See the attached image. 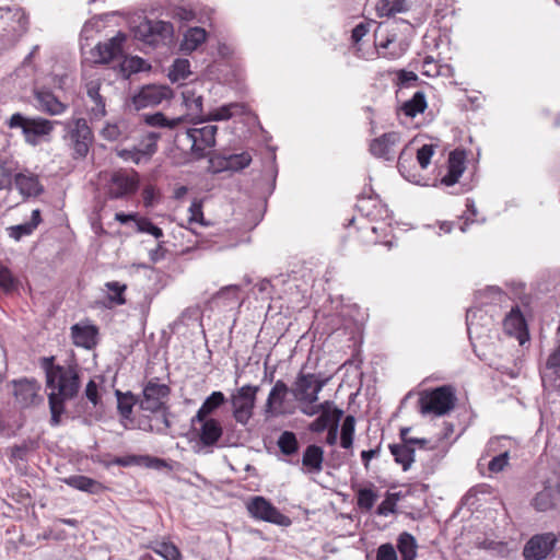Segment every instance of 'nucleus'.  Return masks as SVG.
Segmentation results:
<instances>
[{
  "instance_id": "f257e3e1",
  "label": "nucleus",
  "mask_w": 560,
  "mask_h": 560,
  "mask_svg": "<svg viewBox=\"0 0 560 560\" xmlns=\"http://www.w3.org/2000/svg\"><path fill=\"white\" fill-rule=\"evenodd\" d=\"M43 368L46 373L50 423L57 427L65 412V402L74 398L80 389V376L75 366L55 364L52 357L43 359Z\"/></svg>"
},
{
  "instance_id": "f03ea898",
  "label": "nucleus",
  "mask_w": 560,
  "mask_h": 560,
  "mask_svg": "<svg viewBox=\"0 0 560 560\" xmlns=\"http://www.w3.org/2000/svg\"><path fill=\"white\" fill-rule=\"evenodd\" d=\"M217 131L218 127L214 125L188 128L177 133L176 143L179 148L188 150L195 159H203L215 145Z\"/></svg>"
},
{
  "instance_id": "7ed1b4c3",
  "label": "nucleus",
  "mask_w": 560,
  "mask_h": 560,
  "mask_svg": "<svg viewBox=\"0 0 560 560\" xmlns=\"http://www.w3.org/2000/svg\"><path fill=\"white\" fill-rule=\"evenodd\" d=\"M11 129H21L25 142L35 147L40 138L49 136L54 130V122L42 117H26L21 113H14L7 121Z\"/></svg>"
},
{
  "instance_id": "20e7f679",
  "label": "nucleus",
  "mask_w": 560,
  "mask_h": 560,
  "mask_svg": "<svg viewBox=\"0 0 560 560\" xmlns=\"http://www.w3.org/2000/svg\"><path fill=\"white\" fill-rule=\"evenodd\" d=\"M192 433L196 436L197 452L205 454L211 453L218 446L219 441L223 436V427L217 418H205L203 420H195L191 418Z\"/></svg>"
},
{
  "instance_id": "39448f33",
  "label": "nucleus",
  "mask_w": 560,
  "mask_h": 560,
  "mask_svg": "<svg viewBox=\"0 0 560 560\" xmlns=\"http://www.w3.org/2000/svg\"><path fill=\"white\" fill-rule=\"evenodd\" d=\"M135 37L144 44L156 47L172 40L174 26L171 22L144 19L133 30Z\"/></svg>"
},
{
  "instance_id": "423d86ee",
  "label": "nucleus",
  "mask_w": 560,
  "mask_h": 560,
  "mask_svg": "<svg viewBox=\"0 0 560 560\" xmlns=\"http://www.w3.org/2000/svg\"><path fill=\"white\" fill-rule=\"evenodd\" d=\"M65 139L74 158H85L93 142V132L84 118H73L65 125Z\"/></svg>"
},
{
  "instance_id": "0eeeda50",
  "label": "nucleus",
  "mask_w": 560,
  "mask_h": 560,
  "mask_svg": "<svg viewBox=\"0 0 560 560\" xmlns=\"http://www.w3.org/2000/svg\"><path fill=\"white\" fill-rule=\"evenodd\" d=\"M258 386L244 385L231 395L232 413L235 421L246 425L254 415Z\"/></svg>"
},
{
  "instance_id": "6e6552de",
  "label": "nucleus",
  "mask_w": 560,
  "mask_h": 560,
  "mask_svg": "<svg viewBox=\"0 0 560 560\" xmlns=\"http://www.w3.org/2000/svg\"><path fill=\"white\" fill-rule=\"evenodd\" d=\"M455 394L451 386H441L423 394L420 399V410L423 415L443 416L455 406Z\"/></svg>"
},
{
  "instance_id": "1a4fd4ad",
  "label": "nucleus",
  "mask_w": 560,
  "mask_h": 560,
  "mask_svg": "<svg viewBox=\"0 0 560 560\" xmlns=\"http://www.w3.org/2000/svg\"><path fill=\"white\" fill-rule=\"evenodd\" d=\"M326 382L318 374L301 371L293 382L291 394L300 405L315 404Z\"/></svg>"
},
{
  "instance_id": "9d476101",
  "label": "nucleus",
  "mask_w": 560,
  "mask_h": 560,
  "mask_svg": "<svg viewBox=\"0 0 560 560\" xmlns=\"http://www.w3.org/2000/svg\"><path fill=\"white\" fill-rule=\"evenodd\" d=\"M246 510L250 517L256 521H262L282 527H288L292 524L289 516L282 514L269 500L261 495L249 498L246 502Z\"/></svg>"
},
{
  "instance_id": "9b49d317",
  "label": "nucleus",
  "mask_w": 560,
  "mask_h": 560,
  "mask_svg": "<svg viewBox=\"0 0 560 560\" xmlns=\"http://www.w3.org/2000/svg\"><path fill=\"white\" fill-rule=\"evenodd\" d=\"M138 186L139 177L137 172L119 170L110 174L106 185V194L109 199H124L133 195Z\"/></svg>"
},
{
  "instance_id": "f8f14e48",
  "label": "nucleus",
  "mask_w": 560,
  "mask_h": 560,
  "mask_svg": "<svg viewBox=\"0 0 560 560\" xmlns=\"http://www.w3.org/2000/svg\"><path fill=\"white\" fill-rule=\"evenodd\" d=\"M557 541V536L551 532L536 534L524 545L523 557L525 560H545L555 549Z\"/></svg>"
},
{
  "instance_id": "ddd939ff",
  "label": "nucleus",
  "mask_w": 560,
  "mask_h": 560,
  "mask_svg": "<svg viewBox=\"0 0 560 560\" xmlns=\"http://www.w3.org/2000/svg\"><path fill=\"white\" fill-rule=\"evenodd\" d=\"M173 90L167 85L149 84L142 86L133 96L132 105L136 109L153 107L171 100Z\"/></svg>"
},
{
  "instance_id": "4468645a",
  "label": "nucleus",
  "mask_w": 560,
  "mask_h": 560,
  "mask_svg": "<svg viewBox=\"0 0 560 560\" xmlns=\"http://www.w3.org/2000/svg\"><path fill=\"white\" fill-rule=\"evenodd\" d=\"M0 26L12 40H16L27 31L28 19L21 8H0Z\"/></svg>"
},
{
  "instance_id": "2eb2a0df",
  "label": "nucleus",
  "mask_w": 560,
  "mask_h": 560,
  "mask_svg": "<svg viewBox=\"0 0 560 560\" xmlns=\"http://www.w3.org/2000/svg\"><path fill=\"white\" fill-rule=\"evenodd\" d=\"M289 393H291V388L282 380H278L268 394L265 413L269 416L292 413L293 407L285 401Z\"/></svg>"
},
{
  "instance_id": "dca6fc26",
  "label": "nucleus",
  "mask_w": 560,
  "mask_h": 560,
  "mask_svg": "<svg viewBox=\"0 0 560 560\" xmlns=\"http://www.w3.org/2000/svg\"><path fill=\"white\" fill-rule=\"evenodd\" d=\"M170 395V387L155 381H149L143 388V398L140 408L150 412L167 409L165 400Z\"/></svg>"
},
{
  "instance_id": "f3484780",
  "label": "nucleus",
  "mask_w": 560,
  "mask_h": 560,
  "mask_svg": "<svg viewBox=\"0 0 560 560\" xmlns=\"http://www.w3.org/2000/svg\"><path fill=\"white\" fill-rule=\"evenodd\" d=\"M85 105L92 119H101L106 115V97L101 79H92L85 83Z\"/></svg>"
},
{
  "instance_id": "a211bd4d",
  "label": "nucleus",
  "mask_w": 560,
  "mask_h": 560,
  "mask_svg": "<svg viewBox=\"0 0 560 560\" xmlns=\"http://www.w3.org/2000/svg\"><path fill=\"white\" fill-rule=\"evenodd\" d=\"M126 34L118 32L110 39L100 43L93 49V56L95 58V62L98 63H108L109 61L120 58L122 55V46L126 42Z\"/></svg>"
},
{
  "instance_id": "6ab92c4d",
  "label": "nucleus",
  "mask_w": 560,
  "mask_h": 560,
  "mask_svg": "<svg viewBox=\"0 0 560 560\" xmlns=\"http://www.w3.org/2000/svg\"><path fill=\"white\" fill-rule=\"evenodd\" d=\"M399 142L400 135L398 132H386L381 137L372 140L370 144V152L377 159L393 161L395 159L396 148Z\"/></svg>"
},
{
  "instance_id": "aec40b11",
  "label": "nucleus",
  "mask_w": 560,
  "mask_h": 560,
  "mask_svg": "<svg viewBox=\"0 0 560 560\" xmlns=\"http://www.w3.org/2000/svg\"><path fill=\"white\" fill-rule=\"evenodd\" d=\"M13 394L21 407L35 404L40 385L35 380L21 378L12 381Z\"/></svg>"
},
{
  "instance_id": "412c9836",
  "label": "nucleus",
  "mask_w": 560,
  "mask_h": 560,
  "mask_svg": "<svg viewBox=\"0 0 560 560\" xmlns=\"http://www.w3.org/2000/svg\"><path fill=\"white\" fill-rule=\"evenodd\" d=\"M36 107L51 116L61 115L66 112L67 105L62 103L50 90L40 88L34 90Z\"/></svg>"
},
{
  "instance_id": "4be33fe9",
  "label": "nucleus",
  "mask_w": 560,
  "mask_h": 560,
  "mask_svg": "<svg viewBox=\"0 0 560 560\" xmlns=\"http://www.w3.org/2000/svg\"><path fill=\"white\" fill-rule=\"evenodd\" d=\"M14 185L25 198L37 197L44 190L38 176L30 172L18 173L14 176Z\"/></svg>"
},
{
  "instance_id": "5701e85b",
  "label": "nucleus",
  "mask_w": 560,
  "mask_h": 560,
  "mask_svg": "<svg viewBox=\"0 0 560 560\" xmlns=\"http://www.w3.org/2000/svg\"><path fill=\"white\" fill-rule=\"evenodd\" d=\"M183 105L186 108L187 116L192 120L203 122L205 114L202 108L203 98L201 95L196 94L192 89H185L182 93Z\"/></svg>"
},
{
  "instance_id": "b1692460",
  "label": "nucleus",
  "mask_w": 560,
  "mask_h": 560,
  "mask_svg": "<svg viewBox=\"0 0 560 560\" xmlns=\"http://www.w3.org/2000/svg\"><path fill=\"white\" fill-rule=\"evenodd\" d=\"M207 38L208 33L205 28L199 26L189 27L183 35L179 49L185 54H190L205 44Z\"/></svg>"
},
{
  "instance_id": "393cba45",
  "label": "nucleus",
  "mask_w": 560,
  "mask_h": 560,
  "mask_svg": "<svg viewBox=\"0 0 560 560\" xmlns=\"http://www.w3.org/2000/svg\"><path fill=\"white\" fill-rule=\"evenodd\" d=\"M342 416V410L332 407V404H329V407H326L320 411V415L311 423L310 430L313 432H323L327 428H331L335 424H338L340 418Z\"/></svg>"
},
{
  "instance_id": "a878e982",
  "label": "nucleus",
  "mask_w": 560,
  "mask_h": 560,
  "mask_svg": "<svg viewBox=\"0 0 560 560\" xmlns=\"http://www.w3.org/2000/svg\"><path fill=\"white\" fill-rule=\"evenodd\" d=\"M73 342L85 349H92L96 345L97 328L93 325L75 324L71 328Z\"/></svg>"
},
{
  "instance_id": "bb28decb",
  "label": "nucleus",
  "mask_w": 560,
  "mask_h": 560,
  "mask_svg": "<svg viewBox=\"0 0 560 560\" xmlns=\"http://www.w3.org/2000/svg\"><path fill=\"white\" fill-rule=\"evenodd\" d=\"M247 107L243 103H229L209 112L205 118V121H222L232 118L235 115L246 114Z\"/></svg>"
},
{
  "instance_id": "cd10ccee",
  "label": "nucleus",
  "mask_w": 560,
  "mask_h": 560,
  "mask_svg": "<svg viewBox=\"0 0 560 560\" xmlns=\"http://www.w3.org/2000/svg\"><path fill=\"white\" fill-rule=\"evenodd\" d=\"M226 401L225 395L215 390L212 392L201 404L199 409L197 410L195 420H203L205 418H213L212 415L224 405Z\"/></svg>"
},
{
  "instance_id": "c85d7f7f",
  "label": "nucleus",
  "mask_w": 560,
  "mask_h": 560,
  "mask_svg": "<svg viewBox=\"0 0 560 560\" xmlns=\"http://www.w3.org/2000/svg\"><path fill=\"white\" fill-rule=\"evenodd\" d=\"M63 483L90 494H97L103 490V486L95 479L83 475H72L62 479Z\"/></svg>"
},
{
  "instance_id": "c756f323",
  "label": "nucleus",
  "mask_w": 560,
  "mask_h": 560,
  "mask_svg": "<svg viewBox=\"0 0 560 560\" xmlns=\"http://www.w3.org/2000/svg\"><path fill=\"white\" fill-rule=\"evenodd\" d=\"M324 450L315 444L308 445L302 457V464L308 472L318 474L323 470Z\"/></svg>"
},
{
  "instance_id": "7c9ffc66",
  "label": "nucleus",
  "mask_w": 560,
  "mask_h": 560,
  "mask_svg": "<svg viewBox=\"0 0 560 560\" xmlns=\"http://www.w3.org/2000/svg\"><path fill=\"white\" fill-rule=\"evenodd\" d=\"M143 121L150 127L174 130L183 125L184 116L170 118L163 113L158 112L154 114L143 115Z\"/></svg>"
},
{
  "instance_id": "2f4dec72",
  "label": "nucleus",
  "mask_w": 560,
  "mask_h": 560,
  "mask_svg": "<svg viewBox=\"0 0 560 560\" xmlns=\"http://www.w3.org/2000/svg\"><path fill=\"white\" fill-rule=\"evenodd\" d=\"M412 445L408 443L389 445V451L395 462L402 467L404 471H407L415 462V448Z\"/></svg>"
},
{
  "instance_id": "473e14b6",
  "label": "nucleus",
  "mask_w": 560,
  "mask_h": 560,
  "mask_svg": "<svg viewBox=\"0 0 560 560\" xmlns=\"http://www.w3.org/2000/svg\"><path fill=\"white\" fill-rule=\"evenodd\" d=\"M396 547L400 555V560H416L418 555V542L410 533H400L397 537Z\"/></svg>"
},
{
  "instance_id": "72a5a7b5",
  "label": "nucleus",
  "mask_w": 560,
  "mask_h": 560,
  "mask_svg": "<svg viewBox=\"0 0 560 560\" xmlns=\"http://www.w3.org/2000/svg\"><path fill=\"white\" fill-rule=\"evenodd\" d=\"M240 285L230 284L217 292V294L213 296V301L221 303L223 306L229 308H233L235 306L240 307L243 303V300L240 296Z\"/></svg>"
},
{
  "instance_id": "f704fd0d",
  "label": "nucleus",
  "mask_w": 560,
  "mask_h": 560,
  "mask_svg": "<svg viewBox=\"0 0 560 560\" xmlns=\"http://www.w3.org/2000/svg\"><path fill=\"white\" fill-rule=\"evenodd\" d=\"M503 327L509 335L521 339L522 334L526 330V323L517 306L512 308L505 316Z\"/></svg>"
},
{
  "instance_id": "c9c22d12",
  "label": "nucleus",
  "mask_w": 560,
  "mask_h": 560,
  "mask_svg": "<svg viewBox=\"0 0 560 560\" xmlns=\"http://www.w3.org/2000/svg\"><path fill=\"white\" fill-rule=\"evenodd\" d=\"M355 493L358 508L365 512L371 511L378 499L375 486L371 482L368 487H358Z\"/></svg>"
},
{
  "instance_id": "e433bc0d",
  "label": "nucleus",
  "mask_w": 560,
  "mask_h": 560,
  "mask_svg": "<svg viewBox=\"0 0 560 560\" xmlns=\"http://www.w3.org/2000/svg\"><path fill=\"white\" fill-rule=\"evenodd\" d=\"M427 106L425 94L422 91H417L410 100L401 105L400 110L407 117L413 118L423 113Z\"/></svg>"
},
{
  "instance_id": "4c0bfd02",
  "label": "nucleus",
  "mask_w": 560,
  "mask_h": 560,
  "mask_svg": "<svg viewBox=\"0 0 560 560\" xmlns=\"http://www.w3.org/2000/svg\"><path fill=\"white\" fill-rule=\"evenodd\" d=\"M252 162L248 152L235 153L223 156L220 162L221 170L237 172L247 167Z\"/></svg>"
},
{
  "instance_id": "58836bf2",
  "label": "nucleus",
  "mask_w": 560,
  "mask_h": 560,
  "mask_svg": "<svg viewBox=\"0 0 560 560\" xmlns=\"http://www.w3.org/2000/svg\"><path fill=\"white\" fill-rule=\"evenodd\" d=\"M101 136L108 141H121L128 137V125L124 120L106 122L101 130Z\"/></svg>"
},
{
  "instance_id": "ea45409f",
  "label": "nucleus",
  "mask_w": 560,
  "mask_h": 560,
  "mask_svg": "<svg viewBox=\"0 0 560 560\" xmlns=\"http://www.w3.org/2000/svg\"><path fill=\"white\" fill-rule=\"evenodd\" d=\"M411 162H412V152L409 150V148L405 147L398 156V161H397L398 172L408 182L415 183V184H420V175L415 172H411L408 168V164Z\"/></svg>"
},
{
  "instance_id": "a19ab883",
  "label": "nucleus",
  "mask_w": 560,
  "mask_h": 560,
  "mask_svg": "<svg viewBox=\"0 0 560 560\" xmlns=\"http://www.w3.org/2000/svg\"><path fill=\"white\" fill-rule=\"evenodd\" d=\"M191 74L190 62L188 59L177 58L173 61L168 70V79L173 83H179Z\"/></svg>"
},
{
  "instance_id": "79ce46f5",
  "label": "nucleus",
  "mask_w": 560,
  "mask_h": 560,
  "mask_svg": "<svg viewBox=\"0 0 560 560\" xmlns=\"http://www.w3.org/2000/svg\"><path fill=\"white\" fill-rule=\"evenodd\" d=\"M161 135L159 132L149 131L142 136L139 143L136 145L142 158H151L158 150V140Z\"/></svg>"
},
{
  "instance_id": "37998d69",
  "label": "nucleus",
  "mask_w": 560,
  "mask_h": 560,
  "mask_svg": "<svg viewBox=\"0 0 560 560\" xmlns=\"http://www.w3.org/2000/svg\"><path fill=\"white\" fill-rule=\"evenodd\" d=\"M151 549L164 560H182V553L179 549L171 541H154L151 546Z\"/></svg>"
},
{
  "instance_id": "c03bdc74",
  "label": "nucleus",
  "mask_w": 560,
  "mask_h": 560,
  "mask_svg": "<svg viewBox=\"0 0 560 560\" xmlns=\"http://www.w3.org/2000/svg\"><path fill=\"white\" fill-rule=\"evenodd\" d=\"M14 163L7 156L0 155V190L9 189L13 183Z\"/></svg>"
},
{
  "instance_id": "a18cd8bd",
  "label": "nucleus",
  "mask_w": 560,
  "mask_h": 560,
  "mask_svg": "<svg viewBox=\"0 0 560 560\" xmlns=\"http://www.w3.org/2000/svg\"><path fill=\"white\" fill-rule=\"evenodd\" d=\"M278 447L284 455H293L299 450L296 435L291 431H284L278 439Z\"/></svg>"
},
{
  "instance_id": "49530a36",
  "label": "nucleus",
  "mask_w": 560,
  "mask_h": 560,
  "mask_svg": "<svg viewBox=\"0 0 560 560\" xmlns=\"http://www.w3.org/2000/svg\"><path fill=\"white\" fill-rule=\"evenodd\" d=\"M116 396L119 415L122 419H129L136 402L133 395L131 393L124 394L119 390H116Z\"/></svg>"
},
{
  "instance_id": "de8ad7c7",
  "label": "nucleus",
  "mask_w": 560,
  "mask_h": 560,
  "mask_svg": "<svg viewBox=\"0 0 560 560\" xmlns=\"http://www.w3.org/2000/svg\"><path fill=\"white\" fill-rule=\"evenodd\" d=\"M355 429V419L353 416L348 415L341 425L340 445L343 448H349L353 443V434Z\"/></svg>"
},
{
  "instance_id": "09e8293b",
  "label": "nucleus",
  "mask_w": 560,
  "mask_h": 560,
  "mask_svg": "<svg viewBox=\"0 0 560 560\" xmlns=\"http://www.w3.org/2000/svg\"><path fill=\"white\" fill-rule=\"evenodd\" d=\"M357 208L363 215L374 220L376 218V212L381 211L382 206L378 205L377 200L374 198L362 197L358 200Z\"/></svg>"
},
{
  "instance_id": "8fccbe9b",
  "label": "nucleus",
  "mask_w": 560,
  "mask_h": 560,
  "mask_svg": "<svg viewBox=\"0 0 560 560\" xmlns=\"http://www.w3.org/2000/svg\"><path fill=\"white\" fill-rule=\"evenodd\" d=\"M105 287L108 291V299L113 303H115L117 305H122L126 303V300L124 296V293L127 289L126 284H122L118 281H110V282H106Z\"/></svg>"
},
{
  "instance_id": "3c124183",
  "label": "nucleus",
  "mask_w": 560,
  "mask_h": 560,
  "mask_svg": "<svg viewBox=\"0 0 560 560\" xmlns=\"http://www.w3.org/2000/svg\"><path fill=\"white\" fill-rule=\"evenodd\" d=\"M483 318L482 311L477 307H470L467 310L466 313V325H467V331L469 336H471L474 332L478 334V328L480 326V319Z\"/></svg>"
},
{
  "instance_id": "603ef678",
  "label": "nucleus",
  "mask_w": 560,
  "mask_h": 560,
  "mask_svg": "<svg viewBox=\"0 0 560 560\" xmlns=\"http://www.w3.org/2000/svg\"><path fill=\"white\" fill-rule=\"evenodd\" d=\"M18 280L13 277L11 270L0 261V288L4 292H11L16 289Z\"/></svg>"
},
{
  "instance_id": "864d4df0",
  "label": "nucleus",
  "mask_w": 560,
  "mask_h": 560,
  "mask_svg": "<svg viewBox=\"0 0 560 560\" xmlns=\"http://www.w3.org/2000/svg\"><path fill=\"white\" fill-rule=\"evenodd\" d=\"M509 459H510V451L509 450L500 451V453L497 455H493V457L489 462L488 469L494 474L501 472L508 466Z\"/></svg>"
},
{
  "instance_id": "5fc2aeb1",
  "label": "nucleus",
  "mask_w": 560,
  "mask_h": 560,
  "mask_svg": "<svg viewBox=\"0 0 560 560\" xmlns=\"http://www.w3.org/2000/svg\"><path fill=\"white\" fill-rule=\"evenodd\" d=\"M465 170V153L463 151H453L448 156L447 171L462 175Z\"/></svg>"
},
{
  "instance_id": "6e6d98bb",
  "label": "nucleus",
  "mask_w": 560,
  "mask_h": 560,
  "mask_svg": "<svg viewBox=\"0 0 560 560\" xmlns=\"http://www.w3.org/2000/svg\"><path fill=\"white\" fill-rule=\"evenodd\" d=\"M137 231L153 235L156 240L163 237L164 233L161 228L154 225L150 219L140 217L137 220Z\"/></svg>"
},
{
  "instance_id": "4d7b16f0",
  "label": "nucleus",
  "mask_w": 560,
  "mask_h": 560,
  "mask_svg": "<svg viewBox=\"0 0 560 560\" xmlns=\"http://www.w3.org/2000/svg\"><path fill=\"white\" fill-rule=\"evenodd\" d=\"M397 501L398 497L396 493L387 492L385 499L377 506L376 513L381 516H388L395 512Z\"/></svg>"
},
{
  "instance_id": "13d9d810",
  "label": "nucleus",
  "mask_w": 560,
  "mask_h": 560,
  "mask_svg": "<svg viewBox=\"0 0 560 560\" xmlns=\"http://www.w3.org/2000/svg\"><path fill=\"white\" fill-rule=\"evenodd\" d=\"M481 303H499L502 302L506 296L505 293L499 287H488L480 293Z\"/></svg>"
},
{
  "instance_id": "bf43d9fd",
  "label": "nucleus",
  "mask_w": 560,
  "mask_h": 560,
  "mask_svg": "<svg viewBox=\"0 0 560 560\" xmlns=\"http://www.w3.org/2000/svg\"><path fill=\"white\" fill-rule=\"evenodd\" d=\"M418 82V75L412 71H396V85L398 88H410Z\"/></svg>"
},
{
  "instance_id": "052dcab7",
  "label": "nucleus",
  "mask_w": 560,
  "mask_h": 560,
  "mask_svg": "<svg viewBox=\"0 0 560 560\" xmlns=\"http://www.w3.org/2000/svg\"><path fill=\"white\" fill-rule=\"evenodd\" d=\"M532 504L535 508V510L539 512H545L549 510L553 504L550 492L541 491L537 493L533 499Z\"/></svg>"
},
{
  "instance_id": "680f3d73",
  "label": "nucleus",
  "mask_w": 560,
  "mask_h": 560,
  "mask_svg": "<svg viewBox=\"0 0 560 560\" xmlns=\"http://www.w3.org/2000/svg\"><path fill=\"white\" fill-rule=\"evenodd\" d=\"M434 154V147L432 144H423L417 150V161L422 170H425Z\"/></svg>"
},
{
  "instance_id": "e2e57ef3",
  "label": "nucleus",
  "mask_w": 560,
  "mask_h": 560,
  "mask_svg": "<svg viewBox=\"0 0 560 560\" xmlns=\"http://www.w3.org/2000/svg\"><path fill=\"white\" fill-rule=\"evenodd\" d=\"M34 230V225H31L28 222L10 226L8 229L9 236L15 241H20L22 237L31 235Z\"/></svg>"
},
{
  "instance_id": "0e129e2a",
  "label": "nucleus",
  "mask_w": 560,
  "mask_h": 560,
  "mask_svg": "<svg viewBox=\"0 0 560 560\" xmlns=\"http://www.w3.org/2000/svg\"><path fill=\"white\" fill-rule=\"evenodd\" d=\"M376 560H398L395 547L389 544H382L376 550Z\"/></svg>"
},
{
  "instance_id": "69168bd1",
  "label": "nucleus",
  "mask_w": 560,
  "mask_h": 560,
  "mask_svg": "<svg viewBox=\"0 0 560 560\" xmlns=\"http://www.w3.org/2000/svg\"><path fill=\"white\" fill-rule=\"evenodd\" d=\"M509 441V439L502 436V438H493L491 440H489V442L487 443V446H486V454L487 455H497L500 453V451H503V450H508L506 447H504L503 445V442H506Z\"/></svg>"
},
{
  "instance_id": "338daca9",
  "label": "nucleus",
  "mask_w": 560,
  "mask_h": 560,
  "mask_svg": "<svg viewBox=\"0 0 560 560\" xmlns=\"http://www.w3.org/2000/svg\"><path fill=\"white\" fill-rule=\"evenodd\" d=\"M117 155L125 161H131L135 164H139L142 161V156L140 155L137 147L135 145L132 149H121L117 150Z\"/></svg>"
},
{
  "instance_id": "774afa93",
  "label": "nucleus",
  "mask_w": 560,
  "mask_h": 560,
  "mask_svg": "<svg viewBox=\"0 0 560 560\" xmlns=\"http://www.w3.org/2000/svg\"><path fill=\"white\" fill-rule=\"evenodd\" d=\"M439 72V67L433 57L427 56L422 62V74L427 77H435Z\"/></svg>"
}]
</instances>
